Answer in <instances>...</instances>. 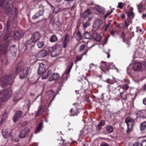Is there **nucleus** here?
Segmentation results:
<instances>
[{
  "mask_svg": "<svg viewBox=\"0 0 146 146\" xmlns=\"http://www.w3.org/2000/svg\"><path fill=\"white\" fill-rule=\"evenodd\" d=\"M24 70V66L22 63L17 64L15 67V72L8 75H6L2 76L0 79V85L2 88L10 87L13 82L14 79L17 74L23 72Z\"/></svg>",
  "mask_w": 146,
  "mask_h": 146,
  "instance_id": "nucleus-1",
  "label": "nucleus"
},
{
  "mask_svg": "<svg viewBox=\"0 0 146 146\" xmlns=\"http://www.w3.org/2000/svg\"><path fill=\"white\" fill-rule=\"evenodd\" d=\"M35 33L32 35L31 38L25 42L24 46L26 47L25 49L30 50L35 46V44L36 42V39H35Z\"/></svg>",
  "mask_w": 146,
  "mask_h": 146,
  "instance_id": "nucleus-2",
  "label": "nucleus"
},
{
  "mask_svg": "<svg viewBox=\"0 0 146 146\" xmlns=\"http://www.w3.org/2000/svg\"><path fill=\"white\" fill-rule=\"evenodd\" d=\"M62 46L61 45L56 44L54 46L49 50L52 57H54L58 55L62 50Z\"/></svg>",
  "mask_w": 146,
  "mask_h": 146,
  "instance_id": "nucleus-3",
  "label": "nucleus"
},
{
  "mask_svg": "<svg viewBox=\"0 0 146 146\" xmlns=\"http://www.w3.org/2000/svg\"><path fill=\"white\" fill-rule=\"evenodd\" d=\"M125 122L127 125V129L126 133L128 134L132 130V127L134 123V121L131 117H128L125 118Z\"/></svg>",
  "mask_w": 146,
  "mask_h": 146,
  "instance_id": "nucleus-4",
  "label": "nucleus"
},
{
  "mask_svg": "<svg viewBox=\"0 0 146 146\" xmlns=\"http://www.w3.org/2000/svg\"><path fill=\"white\" fill-rule=\"evenodd\" d=\"M146 68V62H137L134 63L133 66V69L135 71L145 69Z\"/></svg>",
  "mask_w": 146,
  "mask_h": 146,
  "instance_id": "nucleus-5",
  "label": "nucleus"
},
{
  "mask_svg": "<svg viewBox=\"0 0 146 146\" xmlns=\"http://www.w3.org/2000/svg\"><path fill=\"white\" fill-rule=\"evenodd\" d=\"M30 131V130L29 128H25L20 131L19 133L18 137L21 139L25 138L28 136Z\"/></svg>",
  "mask_w": 146,
  "mask_h": 146,
  "instance_id": "nucleus-6",
  "label": "nucleus"
},
{
  "mask_svg": "<svg viewBox=\"0 0 146 146\" xmlns=\"http://www.w3.org/2000/svg\"><path fill=\"white\" fill-rule=\"evenodd\" d=\"M82 17L87 21H90L93 17L94 15L91 10L88 9L83 13Z\"/></svg>",
  "mask_w": 146,
  "mask_h": 146,
  "instance_id": "nucleus-7",
  "label": "nucleus"
},
{
  "mask_svg": "<svg viewBox=\"0 0 146 146\" xmlns=\"http://www.w3.org/2000/svg\"><path fill=\"white\" fill-rule=\"evenodd\" d=\"M31 72L30 67H27L24 68L23 72L20 74L19 78L20 79H23L26 78L27 76L29 75Z\"/></svg>",
  "mask_w": 146,
  "mask_h": 146,
  "instance_id": "nucleus-8",
  "label": "nucleus"
},
{
  "mask_svg": "<svg viewBox=\"0 0 146 146\" xmlns=\"http://www.w3.org/2000/svg\"><path fill=\"white\" fill-rule=\"evenodd\" d=\"M13 37L15 40L19 39L23 35L22 32L20 30L13 32Z\"/></svg>",
  "mask_w": 146,
  "mask_h": 146,
  "instance_id": "nucleus-9",
  "label": "nucleus"
},
{
  "mask_svg": "<svg viewBox=\"0 0 146 146\" xmlns=\"http://www.w3.org/2000/svg\"><path fill=\"white\" fill-rule=\"evenodd\" d=\"M6 30L7 32L4 37L5 39H7L11 35L12 33L11 29L10 28L8 22L7 23Z\"/></svg>",
  "mask_w": 146,
  "mask_h": 146,
  "instance_id": "nucleus-10",
  "label": "nucleus"
},
{
  "mask_svg": "<svg viewBox=\"0 0 146 146\" xmlns=\"http://www.w3.org/2000/svg\"><path fill=\"white\" fill-rule=\"evenodd\" d=\"M22 115V112L21 111H18L15 112L13 118L14 122H17L18 119L21 118Z\"/></svg>",
  "mask_w": 146,
  "mask_h": 146,
  "instance_id": "nucleus-11",
  "label": "nucleus"
},
{
  "mask_svg": "<svg viewBox=\"0 0 146 146\" xmlns=\"http://www.w3.org/2000/svg\"><path fill=\"white\" fill-rule=\"evenodd\" d=\"M46 66L44 64L40 63L39 64L38 70V74L41 75L42 76L44 73Z\"/></svg>",
  "mask_w": 146,
  "mask_h": 146,
  "instance_id": "nucleus-12",
  "label": "nucleus"
},
{
  "mask_svg": "<svg viewBox=\"0 0 146 146\" xmlns=\"http://www.w3.org/2000/svg\"><path fill=\"white\" fill-rule=\"evenodd\" d=\"M102 23V19H97L94 21L93 24V27L95 29H98L100 27Z\"/></svg>",
  "mask_w": 146,
  "mask_h": 146,
  "instance_id": "nucleus-13",
  "label": "nucleus"
},
{
  "mask_svg": "<svg viewBox=\"0 0 146 146\" xmlns=\"http://www.w3.org/2000/svg\"><path fill=\"white\" fill-rule=\"evenodd\" d=\"M140 130L142 134L146 135V121L141 123L140 125Z\"/></svg>",
  "mask_w": 146,
  "mask_h": 146,
  "instance_id": "nucleus-14",
  "label": "nucleus"
},
{
  "mask_svg": "<svg viewBox=\"0 0 146 146\" xmlns=\"http://www.w3.org/2000/svg\"><path fill=\"white\" fill-rule=\"evenodd\" d=\"M52 73V71L50 70H48L47 73H44L42 76L39 77L38 79H40V78L42 79H46L48 78V76L50 75Z\"/></svg>",
  "mask_w": 146,
  "mask_h": 146,
  "instance_id": "nucleus-15",
  "label": "nucleus"
},
{
  "mask_svg": "<svg viewBox=\"0 0 146 146\" xmlns=\"http://www.w3.org/2000/svg\"><path fill=\"white\" fill-rule=\"evenodd\" d=\"M144 50L143 49L139 48L136 52L135 56L137 58H141L143 54Z\"/></svg>",
  "mask_w": 146,
  "mask_h": 146,
  "instance_id": "nucleus-16",
  "label": "nucleus"
},
{
  "mask_svg": "<svg viewBox=\"0 0 146 146\" xmlns=\"http://www.w3.org/2000/svg\"><path fill=\"white\" fill-rule=\"evenodd\" d=\"M60 77L59 74L57 73L53 74L50 76L49 79V80L50 82H52L54 80H57Z\"/></svg>",
  "mask_w": 146,
  "mask_h": 146,
  "instance_id": "nucleus-17",
  "label": "nucleus"
},
{
  "mask_svg": "<svg viewBox=\"0 0 146 146\" xmlns=\"http://www.w3.org/2000/svg\"><path fill=\"white\" fill-rule=\"evenodd\" d=\"M47 54V53L45 50H42L38 52L37 55L39 58H42L46 56Z\"/></svg>",
  "mask_w": 146,
  "mask_h": 146,
  "instance_id": "nucleus-18",
  "label": "nucleus"
},
{
  "mask_svg": "<svg viewBox=\"0 0 146 146\" xmlns=\"http://www.w3.org/2000/svg\"><path fill=\"white\" fill-rule=\"evenodd\" d=\"M2 133L3 137L5 138H7L10 135V133L8 132L7 130L4 129H2Z\"/></svg>",
  "mask_w": 146,
  "mask_h": 146,
  "instance_id": "nucleus-19",
  "label": "nucleus"
},
{
  "mask_svg": "<svg viewBox=\"0 0 146 146\" xmlns=\"http://www.w3.org/2000/svg\"><path fill=\"white\" fill-rule=\"evenodd\" d=\"M94 46V44H93L92 46H91L90 47H89L88 49H87L86 50L85 52L84 53L81 55V56H77L76 57V60L75 61L76 63L78 60H81L82 58V56L83 55H86L87 54V52L88 50L91 48H92V46Z\"/></svg>",
  "mask_w": 146,
  "mask_h": 146,
  "instance_id": "nucleus-20",
  "label": "nucleus"
},
{
  "mask_svg": "<svg viewBox=\"0 0 146 146\" xmlns=\"http://www.w3.org/2000/svg\"><path fill=\"white\" fill-rule=\"evenodd\" d=\"M138 113L141 119L146 118L145 110L140 111H139Z\"/></svg>",
  "mask_w": 146,
  "mask_h": 146,
  "instance_id": "nucleus-21",
  "label": "nucleus"
},
{
  "mask_svg": "<svg viewBox=\"0 0 146 146\" xmlns=\"http://www.w3.org/2000/svg\"><path fill=\"white\" fill-rule=\"evenodd\" d=\"M96 9L97 10L98 12L102 14H103L104 12V8L101 6L97 5L96 7Z\"/></svg>",
  "mask_w": 146,
  "mask_h": 146,
  "instance_id": "nucleus-22",
  "label": "nucleus"
},
{
  "mask_svg": "<svg viewBox=\"0 0 146 146\" xmlns=\"http://www.w3.org/2000/svg\"><path fill=\"white\" fill-rule=\"evenodd\" d=\"M94 39L97 41L99 42L101 40V37L100 35L97 34H94L93 35Z\"/></svg>",
  "mask_w": 146,
  "mask_h": 146,
  "instance_id": "nucleus-23",
  "label": "nucleus"
},
{
  "mask_svg": "<svg viewBox=\"0 0 146 146\" xmlns=\"http://www.w3.org/2000/svg\"><path fill=\"white\" fill-rule=\"evenodd\" d=\"M133 8L132 7H130L129 9V13H127V15L128 17L130 18H133L134 14L133 12Z\"/></svg>",
  "mask_w": 146,
  "mask_h": 146,
  "instance_id": "nucleus-24",
  "label": "nucleus"
},
{
  "mask_svg": "<svg viewBox=\"0 0 146 146\" xmlns=\"http://www.w3.org/2000/svg\"><path fill=\"white\" fill-rule=\"evenodd\" d=\"M15 45H13L12 46L10 47L9 50L11 53H15L16 52L17 48H15Z\"/></svg>",
  "mask_w": 146,
  "mask_h": 146,
  "instance_id": "nucleus-25",
  "label": "nucleus"
},
{
  "mask_svg": "<svg viewBox=\"0 0 146 146\" xmlns=\"http://www.w3.org/2000/svg\"><path fill=\"white\" fill-rule=\"evenodd\" d=\"M84 36L86 39L90 40L91 38V35L88 32H85L84 34Z\"/></svg>",
  "mask_w": 146,
  "mask_h": 146,
  "instance_id": "nucleus-26",
  "label": "nucleus"
},
{
  "mask_svg": "<svg viewBox=\"0 0 146 146\" xmlns=\"http://www.w3.org/2000/svg\"><path fill=\"white\" fill-rule=\"evenodd\" d=\"M58 40V38L56 35H53L50 38V41L51 42H54Z\"/></svg>",
  "mask_w": 146,
  "mask_h": 146,
  "instance_id": "nucleus-27",
  "label": "nucleus"
},
{
  "mask_svg": "<svg viewBox=\"0 0 146 146\" xmlns=\"http://www.w3.org/2000/svg\"><path fill=\"white\" fill-rule=\"evenodd\" d=\"M105 121L104 120L102 121L99 123L98 125L99 130H100L101 129L102 126H104L105 125Z\"/></svg>",
  "mask_w": 146,
  "mask_h": 146,
  "instance_id": "nucleus-28",
  "label": "nucleus"
},
{
  "mask_svg": "<svg viewBox=\"0 0 146 146\" xmlns=\"http://www.w3.org/2000/svg\"><path fill=\"white\" fill-rule=\"evenodd\" d=\"M68 40L69 39L67 36H66L64 40L63 43V45L64 48L66 47L67 45V43L68 42Z\"/></svg>",
  "mask_w": 146,
  "mask_h": 146,
  "instance_id": "nucleus-29",
  "label": "nucleus"
},
{
  "mask_svg": "<svg viewBox=\"0 0 146 146\" xmlns=\"http://www.w3.org/2000/svg\"><path fill=\"white\" fill-rule=\"evenodd\" d=\"M43 127L42 123H39L37 127V133L39 132L40 131L42 130V128Z\"/></svg>",
  "mask_w": 146,
  "mask_h": 146,
  "instance_id": "nucleus-30",
  "label": "nucleus"
},
{
  "mask_svg": "<svg viewBox=\"0 0 146 146\" xmlns=\"http://www.w3.org/2000/svg\"><path fill=\"white\" fill-rule=\"evenodd\" d=\"M44 44V42L43 41H38L37 43V45L40 48H42Z\"/></svg>",
  "mask_w": 146,
  "mask_h": 146,
  "instance_id": "nucleus-31",
  "label": "nucleus"
},
{
  "mask_svg": "<svg viewBox=\"0 0 146 146\" xmlns=\"http://www.w3.org/2000/svg\"><path fill=\"white\" fill-rule=\"evenodd\" d=\"M70 112L71 113V114L70 115L71 116H74L75 115H78V113H75V110L73 109H71Z\"/></svg>",
  "mask_w": 146,
  "mask_h": 146,
  "instance_id": "nucleus-32",
  "label": "nucleus"
},
{
  "mask_svg": "<svg viewBox=\"0 0 146 146\" xmlns=\"http://www.w3.org/2000/svg\"><path fill=\"white\" fill-rule=\"evenodd\" d=\"M90 23L89 22V21H88L84 23L83 27L84 28H86L90 26Z\"/></svg>",
  "mask_w": 146,
  "mask_h": 146,
  "instance_id": "nucleus-33",
  "label": "nucleus"
},
{
  "mask_svg": "<svg viewBox=\"0 0 146 146\" xmlns=\"http://www.w3.org/2000/svg\"><path fill=\"white\" fill-rule=\"evenodd\" d=\"M76 37L77 39L78 40H80L81 39L82 35L79 32L77 33Z\"/></svg>",
  "mask_w": 146,
  "mask_h": 146,
  "instance_id": "nucleus-34",
  "label": "nucleus"
},
{
  "mask_svg": "<svg viewBox=\"0 0 146 146\" xmlns=\"http://www.w3.org/2000/svg\"><path fill=\"white\" fill-rule=\"evenodd\" d=\"M85 45L84 44H82L80 45L78 51L81 52L85 48Z\"/></svg>",
  "mask_w": 146,
  "mask_h": 146,
  "instance_id": "nucleus-35",
  "label": "nucleus"
},
{
  "mask_svg": "<svg viewBox=\"0 0 146 146\" xmlns=\"http://www.w3.org/2000/svg\"><path fill=\"white\" fill-rule=\"evenodd\" d=\"M61 9L58 7L55 8L53 11V12L55 13H56L60 11Z\"/></svg>",
  "mask_w": 146,
  "mask_h": 146,
  "instance_id": "nucleus-36",
  "label": "nucleus"
},
{
  "mask_svg": "<svg viewBox=\"0 0 146 146\" xmlns=\"http://www.w3.org/2000/svg\"><path fill=\"white\" fill-rule=\"evenodd\" d=\"M106 129L108 131L109 133H111L113 132V127L111 126H108L106 128Z\"/></svg>",
  "mask_w": 146,
  "mask_h": 146,
  "instance_id": "nucleus-37",
  "label": "nucleus"
},
{
  "mask_svg": "<svg viewBox=\"0 0 146 146\" xmlns=\"http://www.w3.org/2000/svg\"><path fill=\"white\" fill-rule=\"evenodd\" d=\"M65 6L66 7V9H68L70 8V6L69 2L67 1V2L66 3Z\"/></svg>",
  "mask_w": 146,
  "mask_h": 146,
  "instance_id": "nucleus-38",
  "label": "nucleus"
},
{
  "mask_svg": "<svg viewBox=\"0 0 146 146\" xmlns=\"http://www.w3.org/2000/svg\"><path fill=\"white\" fill-rule=\"evenodd\" d=\"M124 93V92H122L120 93V95L121 97V98H122V99L124 100H126L127 99V98L126 96H125V97H123V94Z\"/></svg>",
  "mask_w": 146,
  "mask_h": 146,
  "instance_id": "nucleus-39",
  "label": "nucleus"
},
{
  "mask_svg": "<svg viewBox=\"0 0 146 146\" xmlns=\"http://www.w3.org/2000/svg\"><path fill=\"white\" fill-rule=\"evenodd\" d=\"M71 68L72 66H69L68 68L67 69L66 72V74H69Z\"/></svg>",
  "mask_w": 146,
  "mask_h": 146,
  "instance_id": "nucleus-40",
  "label": "nucleus"
},
{
  "mask_svg": "<svg viewBox=\"0 0 146 146\" xmlns=\"http://www.w3.org/2000/svg\"><path fill=\"white\" fill-rule=\"evenodd\" d=\"M44 110V109H43V108H42V107H40L39 108V109L38 110V113L39 114H41L42 113Z\"/></svg>",
  "mask_w": 146,
  "mask_h": 146,
  "instance_id": "nucleus-41",
  "label": "nucleus"
},
{
  "mask_svg": "<svg viewBox=\"0 0 146 146\" xmlns=\"http://www.w3.org/2000/svg\"><path fill=\"white\" fill-rule=\"evenodd\" d=\"M7 117L6 116H4L3 117L1 118V119L0 121V124H2L3 122L7 118Z\"/></svg>",
  "mask_w": 146,
  "mask_h": 146,
  "instance_id": "nucleus-42",
  "label": "nucleus"
},
{
  "mask_svg": "<svg viewBox=\"0 0 146 146\" xmlns=\"http://www.w3.org/2000/svg\"><path fill=\"white\" fill-rule=\"evenodd\" d=\"M125 34L124 32L123 31L121 33V37L122 38L123 41L124 42V39L125 38Z\"/></svg>",
  "mask_w": 146,
  "mask_h": 146,
  "instance_id": "nucleus-43",
  "label": "nucleus"
},
{
  "mask_svg": "<svg viewBox=\"0 0 146 146\" xmlns=\"http://www.w3.org/2000/svg\"><path fill=\"white\" fill-rule=\"evenodd\" d=\"M129 87V86L127 84H125L124 85L123 89L124 90H127L128 89Z\"/></svg>",
  "mask_w": 146,
  "mask_h": 146,
  "instance_id": "nucleus-44",
  "label": "nucleus"
},
{
  "mask_svg": "<svg viewBox=\"0 0 146 146\" xmlns=\"http://www.w3.org/2000/svg\"><path fill=\"white\" fill-rule=\"evenodd\" d=\"M123 4L122 3H119L118 5V7L120 9H122L123 8Z\"/></svg>",
  "mask_w": 146,
  "mask_h": 146,
  "instance_id": "nucleus-45",
  "label": "nucleus"
},
{
  "mask_svg": "<svg viewBox=\"0 0 146 146\" xmlns=\"http://www.w3.org/2000/svg\"><path fill=\"white\" fill-rule=\"evenodd\" d=\"M28 124V123L26 121H25L23 122L21 124V126L23 127H26L27 125Z\"/></svg>",
  "mask_w": 146,
  "mask_h": 146,
  "instance_id": "nucleus-46",
  "label": "nucleus"
},
{
  "mask_svg": "<svg viewBox=\"0 0 146 146\" xmlns=\"http://www.w3.org/2000/svg\"><path fill=\"white\" fill-rule=\"evenodd\" d=\"M15 15L17 16L18 13V9L16 7L14 8V10Z\"/></svg>",
  "mask_w": 146,
  "mask_h": 146,
  "instance_id": "nucleus-47",
  "label": "nucleus"
},
{
  "mask_svg": "<svg viewBox=\"0 0 146 146\" xmlns=\"http://www.w3.org/2000/svg\"><path fill=\"white\" fill-rule=\"evenodd\" d=\"M141 145V146H146V140L143 141Z\"/></svg>",
  "mask_w": 146,
  "mask_h": 146,
  "instance_id": "nucleus-48",
  "label": "nucleus"
},
{
  "mask_svg": "<svg viewBox=\"0 0 146 146\" xmlns=\"http://www.w3.org/2000/svg\"><path fill=\"white\" fill-rule=\"evenodd\" d=\"M4 0H0V6L1 7L3 6Z\"/></svg>",
  "mask_w": 146,
  "mask_h": 146,
  "instance_id": "nucleus-49",
  "label": "nucleus"
},
{
  "mask_svg": "<svg viewBox=\"0 0 146 146\" xmlns=\"http://www.w3.org/2000/svg\"><path fill=\"white\" fill-rule=\"evenodd\" d=\"M113 10H111L110 12H108L105 15V18L107 17L109 15H110V14L112 12Z\"/></svg>",
  "mask_w": 146,
  "mask_h": 146,
  "instance_id": "nucleus-50",
  "label": "nucleus"
},
{
  "mask_svg": "<svg viewBox=\"0 0 146 146\" xmlns=\"http://www.w3.org/2000/svg\"><path fill=\"white\" fill-rule=\"evenodd\" d=\"M38 13L39 14V16H40L43 14V12L42 11H38Z\"/></svg>",
  "mask_w": 146,
  "mask_h": 146,
  "instance_id": "nucleus-51",
  "label": "nucleus"
},
{
  "mask_svg": "<svg viewBox=\"0 0 146 146\" xmlns=\"http://www.w3.org/2000/svg\"><path fill=\"white\" fill-rule=\"evenodd\" d=\"M109 145L106 143H102L100 146H109Z\"/></svg>",
  "mask_w": 146,
  "mask_h": 146,
  "instance_id": "nucleus-52",
  "label": "nucleus"
},
{
  "mask_svg": "<svg viewBox=\"0 0 146 146\" xmlns=\"http://www.w3.org/2000/svg\"><path fill=\"white\" fill-rule=\"evenodd\" d=\"M29 103L27 104V106L28 107V110H29L30 108V105H31V103L30 102V101H29Z\"/></svg>",
  "mask_w": 146,
  "mask_h": 146,
  "instance_id": "nucleus-53",
  "label": "nucleus"
},
{
  "mask_svg": "<svg viewBox=\"0 0 146 146\" xmlns=\"http://www.w3.org/2000/svg\"><path fill=\"white\" fill-rule=\"evenodd\" d=\"M129 25V24L126 21H125L124 22V25L125 26L126 28H127Z\"/></svg>",
  "mask_w": 146,
  "mask_h": 146,
  "instance_id": "nucleus-54",
  "label": "nucleus"
},
{
  "mask_svg": "<svg viewBox=\"0 0 146 146\" xmlns=\"http://www.w3.org/2000/svg\"><path fill=\"white\" fill-rule=\"evenodd\" d=\"M143 103L146 105V98L143 99Z\"/></svg>",
  "mask_w": 146,
  "mask_h": 146,
  "instance_id": "nucleus-55",
  "label": "nucleus"
},
{
  "mask_svg": "<svg viewBox=\"0 0 146 146\" xmlns=\"http://www.w3.org/2000/svg\"><path fill=\"white\" fill-rule=\"evenodd\" d=\"M123 81L124 82H126L127 83H129V81L127 80H124Z\"/></svg>",
  "mask_w": 146,
  "mask_h": 146,
  "instance_id": "nucleus-56",
  "label": "nucleus"
},
{
  "mask_svg": "<svg viewBox=\"0 0 146 146\" xmlns=\"http://www.w3.org/2000/svg\"><path fill=\"white\" fill-rule=\"evenodd\" d=\"M75 7L74 5H73V6L71 8V9L72 11L73 10H74V11H75Z\"/></svg>",
  "mask_w": 146,
  "mask_h": 146,
  "instance_id": "nucleus-57",
  "label": "nucleus"
},
{
  "mask_svg": "<svg viewBox=\"0 0 146 146\" xmlns=\"http://www.w3.org/2000/svg\"><path fill=\"white\" fill-rule=\"evenodd\" d=\"M36 18V15H35L33 16L32 17V19H35Z\"/></svg>",
  "mask_w": 146,
  "mask_h": 146,
  "instance_id": "nucleus-58",
  "label": "nucleus"
},
{
  "mask_svg": "<svg viewBox=\"0 0 146 146\" xmlns=\"http://www.w3.org/2000/svg\"><path fill=\"white\" fill-rule=\"evenodd\" d=\"M121 17L122 19H124L125 17V15L124 14H123L121 16Z\"/></svg>",
  "mask_w": 146,
  "mask_h": 146,
  "instance_id": "nucleus-59",
  "label": "nucleus"
},
{
  "mask_svg": "<svg viewBox=\"0 0 146 146\" xmlns=\"http://www.w3.org/2000/svg\"><path fill=\"white\" fill-rule=\"evenodd\" d=\"M141 7V4L139 5L138 6V9H139V8Z\"/></svg>",
  "mask_w": 146,
  "mask_h": 146,
  "instance_id": "nucleus-60",
  "label": "nucleus"
},
{
  "mask_svg": "<svg viewBox=\"0 0 146 146\" xmlns=\"http://www.w3.org/2000/svg\"><path fill=\"white\" fill-rule=\"evenodd\" d=\"M142 17L143 18L146 17V13L145 14H143Z\"/></svg>",
  "mask_w": 146,
  "mask_h": 146,
  "instance_id": "nucleus-61",
  "label": "nucleus"
},
{
  "mask_svg": "<svg viewBox=\"0 0 146 146\" xmlns=\"http://www.w3.org/2000/svg\"><path fill=\"white\" fill-rule=\"evenodd\" d=\"M115 32H114V31H112L111 32V35H112L113 36H114V34L115 33Z\"/></svg>",
  "mask_w": 146,
  "mask_h": 146,
  "instance_id": "nucleus-62",
  "label": "nucleus"
},
{
  "mask_svg": "<svg viewBox=\"0 0 146 146\" xmlns=\"http://www.w3.org/2000/svg\"><path fill=\"white\" fill-rule=\"evenodd\" d=\"M38 35L39 37H40L41 35L39 33L37 32V36H38Z\"/></svg>",
  "mask_w": 146,
  "mask_h": 146,
  "instance_id": "nucleus-63",
  "label": "nucleus"
},
{
  "mask_svg": "<svg viewBox=\"0 0 146 146\" xmlns=\"http://www.w3.org/2000/svg\"><path fill=\"white\" fill-rule=\"evenodd\" d=\"M107 54H108V55H107V58H109L110 56V55L109 54V53H107Z\"/></svg>",
  "mask_w": 146,
  "mask_h": 146,
  "instance_id": "nucleus-64",
  "label": "nucleus"
}]
</instances>
